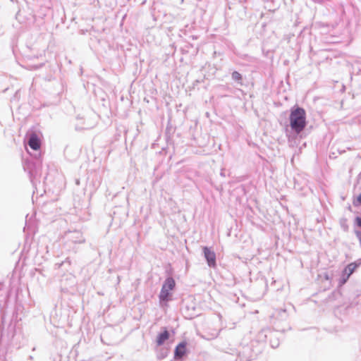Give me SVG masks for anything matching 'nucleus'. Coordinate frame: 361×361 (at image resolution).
I'll use <instances>...</instances> for the list:
<instances>
[{
  "label": "nucleus",
  "instance_id": "ddd939ff",
  "mask_svg": "<svg viewBox=\"0 0 361 361\" xmlns=\"http://www.w3.org/2000/svg\"><path fill=\"white\" fill-rule=\"evenodd\" d=\"M355 233L356 235V237L358 238L359 241L361 242V231H355Z\"/></svg>",
  "mask_w": 361,
  "mask_h": 361
},
{
  "label": "nucleus",
  "instance_id": "a211bd4d",
  "mask_svg": "<svg viewBox=\"0 0 361 361\" xmlns=\"http://www.w3.org/2000/svg\"><path fill=\"white\" fill-rule=\"evenodd\" d=\"M5 293H6V298H8L7 292H5Z\"/></svg>",
  "mask_w": 361,
  "mask_h": 361
},
{
  "label": "nucleus",
  "instance_id": "6ab92c4d",
  "mask_svg": "<svg viewBox=\"0 0 361 361\" xmlns=\"http://www.w3.org/2000/svg\"><path fill=\"white\" fill-rule=\"evenodd\" d=\"M1 286V285H0V287Z\"/></svg>",
  "mask_w": 361,
  "mask_h": 361
},
{
  "label": "nucleus",
  "instance_id": "9b49d317",
  "mask_svg": "<svg viewBox=\"0 0 361 361\" xmlns=\"http://www.w3.org/2000/svg\"><path fill=\"white\" fill-rule=\"evenodd\" d=\"M355 225L361 228V217L357 216L355 219Z\"/></svg>",
  "mask_w": 361,
  "mask_h": 361
},
{
  "label": "nucleus",
  "instance_id": "1a4fd4ad",
  "mask_svg": "<svg viewBox=\"0 0 361 361\" xmlns=\"http://www.w3.org/2000/svg\"><path fill=\"white\" fill-rule=\"evenodd\" d=\"M220 331L218 329L213 330L211 332L207 333L204 336L202 337L207 340H212L218 337Z\"/></svg>",
  "mask_w": 361,
  "mask_h": 361
},
{
  "label": "nucleus",
  "instance_id": "dca6fc26",
  "mask_svg": "<svg viewBox=\"0 0 361 361\" xmlns=\"http://www.w3.org/2000/svg\"><path fill=\"white\" fill-rule=\"evenodd\" d=\"M341 226H342V227L343 228V229L345 231H346L348 229V226L347 225L341 224Z\"/></svg>",
  "mask_w": 361,
  "mask_h": 361
},
{
  "label": "nucleus",
  "instance_id": "423d86ee",
  "mask_svg": "<svg viewBox=\"0 0 361 361\" xmlns=\"http://www.w3.org/2000/svg\"><path fill=\"white\" fill-rule=\"evenodd\" d=\"M66 238L75 243H82L85 241V239L80 231H75L72 232H68L66 234Z\"/></svg>",
  "mask_w": 361,
  "mask_h": 361
},
{
  "label": "nucleus",
  "instance_id": "f257e3e1",
  "mask_svg": "<svg viewBox=\"0 0 361 361\" xmlns=\"http://www.w3.org/2000/svg\"><path fill=\"white\" fill-rule=\"evenodd\" d=\"M289 120L293 131L299 134L305 129L307 124L305 111L301 107L292 109Z\"/></svg>",
  "mask_w": 361,
  "mask_h": 361
},
{
  "label": "nucleus",
  "instance_id": "6e6552de",
  "mask_svg": "<svg viewBox=\"0 0 361 361\" xmlns=\"http://www.w3.org/2000/svg\"><path fill=\"white\" fill-rule=\"evenodd\" d=\"M185 343H180L176 346L175 350L176 357H182L185 354Z\"/></svg>",
  "mask_w": 361,
  "mask_h": 361
},
{
  "label": "nucleus",
  "instance_id": "f3484780",
  "mask_svg": "<svg viewBox=\"0 0 361 361\" xmlns=\"http://www.w3.org/2000/svg\"><path fill=\"white\" fill-rule=\"evenodd\" d=\"M3 302H4V301H3L1 299H0V306L1 305V303H2Z\"/></svg>",
  "mask_w": 361,
  "mask_h": 361
},
{
  "label": "nucleus",
  "instance_id": "f03ea898",
  "mask_svg": "<svg viewBox=\"0 0 361 361\" xmlns=\"http://www.w3.org/2000/svg\"><path fill=\"white\" fill-rule=\"evenodd\" d=\"M176 282L172 277H168L164 282L160 293L159 295V302L161 304L167 302L171 299L172 293H171L175 288Z\"/></svg>",
  "mask_w": 361,
  "mask_h": 361
},
{
  "label": "nucleus",
  "instance_id": "f8f14e48",
  "mask_svg": "<svg viewBox=\"0 0 361 361\" xmlns=\"http://www.w3.org/2000/svg\"><path fill=\"white\" fill-rule=\"evenodd\" d=\"M355 233L356 235V237L358 238L359 241L361 242V231H355Z\"/></svg>",
  "mask_w": 361,
  "mask_h": 361
},
{
  "label": "nucleus",
  "instance_id": "39448f33",
  "mask_svg": "<svg viewBox=\"0 0 361 361\" xmlns=\"http://www.w3.org/2000/svg\"><path fill=\"white\" fill-rule=\"evenodd\" d=\"M27 145L34 150L40 148L41 141L35 133H31L27 135Z\"/></svg>",
  "mask_w": 361,
  "mask_h": 361
},
{
  "label": "nucleus",
  "instance_id": "2eb2a0df",
  "mask_svg": "<svg viewBox=\"0 0 361 361\" xmlns=\"http://www.w3.org/2000/svg\"><path fill=\"white\" fill-rule=\"evenodd\" d=\"M357 200V202L361 204V193L358 195Z\"/></svg>",
  "mask_w": 361,
  "mask_h": 361
},
{
  "label": "nucleus",
  "instance_id": "9d476101",
  "mask_svg": "<svg viewBox=\"0 0 361 361\" xmlns=\"http://www.w3.org/2000/svg\"><path fill=\"white\" fill-rule=\"evenodd\" d=\"M232 79L235 81H240L241 79H242V75L240 73H238V71H233L232 73Z\"/></svg>",
  "mask_w": 361,
  "mask_h": 361
},
{
  "label": "nucleus",
  "instance_id": "0eeeda50",
  "mask_svg": "<svg viewBox=\"0 0 361 361\" xmlns=\"http://www.w3.org/2000/svg\"><path fill=\"white\" fill-rule=\"evenodd\" d=\"M169 333L165 329L162 333L159 334L157 338V343L158 345H161L164 343V342L169 339Z\"/></svg>",
  "mask_w": 361,
  "mask_h": 361
},
{
  "label": "nucleus",
  "instance_id": "20e7f679",
  "mask_svg": "<svg viewBox=\"0 0 361 361\" xmlns=\"http://www.w3.org/2000/svg\"><path fill=\"white\" fill-rule=\"evenodd\" d=\"M204 256L207 260V264L210 267H215L216 263V254L215 252L207 247H203Z\"/></svg>",
  "mask_w": 361,
  "mask_h": 361
},
{
  "label": "nucleus",
  "instance_id": "7ed1b4c3",
  "mask_svg": "<svg viewBox=\"0 0 361 361\" xmlns=\"http://www.w3.org/2000/svg\"><path fill=\"white\" fill-rule=\"evenodd\" d=\"M361 261V259H360ZM361 262H353L349 264L342 271L341 276L339 281L340 286L345 284L350 275L354 272L356 268L360 264Z\"/></svg>",
  "mask_w": 361,
  "mask_h": 361
},
{
  "label": "nucleus",
  "instance_id": "4468645a",
  "mask_svg": "<svg viewBox=\"0 0 361 361\" xmlns=\"http://www.w3.org/2000/svg\"><path fill=\"white\" fill-rule=\"evenodd\" d=\"M29 173H30V176L31 180L33 181V178H35V175H34L33 171L30 170L29 171Z\"/></svg>",
  "mask_w": 361,
  "mask_h": 361
}]
</instances>
